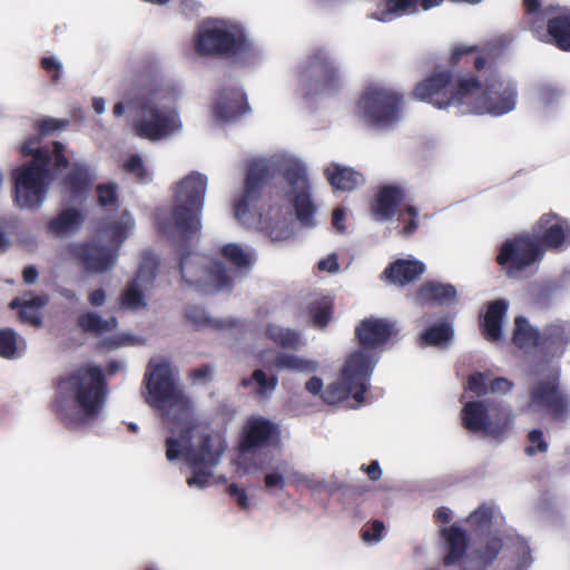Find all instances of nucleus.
Returning a JSON list of instances; mask_svg holds the SVG:
<instances>
[{"instance_id":"nucleus-1","label":"nucleus","mask_w":570,"mask_h":570,"mask_svg":"<svg viewBox=\"0 0 570 570\" xmlns=\"http://www.w3.org/2000/svg\"><path fill=\"white\" fill-rule=\"evenodd\" d=\"M314 184L306 161L283 150L249 163L244 189L233 197L235 219L246 228L262 232L272 242L294 235V218L301 228L320 224Z\"/></svg>"},{"instance_id":"nucleus-2","label":"nucleus","mask_w":570,"mask_h":570,"mask_svg":"<svg viewBox=\"0 0 570 570\" xmlns=\"http://www.w3.org/2000/svg\"><path fill=\"white\" fill-rule=\"evenodd\" d=\"M145 384L147 403L160 414L171 433L166 439L167 460H185L191 470L186 480L189 488L203 490L215 483L214 469L226 450L224 434L195 415L191 401L178 383L177 370L167 360L149 361Z\"/></svg>"},{"instance_id":"nucleus-3","label":"nucleus","mask_w":570,"mask_h":570,"mask_svg":"<svg viewBox=\"0 0 570 570\" xmlns=\"http://www.w3.org/2000/svg\"><path fill=\"white\" fill-rule=\"evenodd\" d=\"M184 95L181 83L161 77H151L135 91H126L112 107V115H127L134 135L151 142L168 140L183 130L177 107Z\"/></svg>"},{"instance_id":"nucleus-4","label":"nucleus","mask_w":570,"mask_h":570,"mask_svg":"<svg viewBox=\"0 0 570 570\" xmlns=\"http://www.w3.org/2000/svg\"><path fill=\"white\" fill-rule=\"evenodd\" d=\"M465 523L476 542L464 558L462 570H488L501 553L502 570H528L532 564L528 543L507 525L498 504H479Z\"/></svg>"},{"instance_id":"nucleus-5","label":"nucleus","mask_w":570,"mask_h":570,"mask_svg":"<svg viewBox=\"0 0 570 570\" xmlns=\"http://www.w3.org/2000/svg\"><path fill=\"white\" fill-rule=\"evenodd\" d=\"M396 332L395 324L386 318L370 317L362 321L355 328L360 348L347 357L342 368L341 380L330 384L322 393L324 402L335 404L351 394L356 403L361 404L379 361L376 350L381 348Z\"/></svg>"},{"instance_id":"nucleus-6","label":"nucleus","mask_w":570,"mask_h":570,"mask_svg":"<svg viewBox=\"0 0 570 570\" xmlns=\"http://www.w3.org/2000/svg\"><path fill=\"white\" fill-rule=\"evenodd\" d=\"M106 399L101 368L83 365L58 380L53 410L65 426L85 429L101 417Z\"/></svg>"},{"instance_id":"nucleus-7","label":"nucleus","mask_w":570,"mask_h":570,"mask_svg":"<svg viewBox=\"0 0 570 570\" xmlns=\"http://www.w3.org/2000/svg\"><path fill=\"white\" fill-rule=\"evenodd\" d=\"M37 144L38 139L32 138L21 145V153L32 159L12 170L13 199L21 209H39L47 199L53 176L68 166L61 142L53 144V155Z\"/></svg>"},{"instance_id":"nucleus-8","label":"nucleus","mask_w":570,"mask_h":570,"mask_svg":"<svg viewBox=\"0 0 570 570\" xmlns=\"http://www.w3.org/2000/svg\"><path fill=\"white\" fill-rule=\"evenodd\" d=\"M208 187V177L193 170L171 186L173 208L156 214L158 229L170 238H189L202 227V213Z\"/></svg>"},{"instance_id":"nucleus-9","label":"nucleus","mask_w":570,"mask_h":570,"mask_svg":"<svg viewBox=\"0 0 570 570\" xmlns=\"http://www.w3.org/2000/svg\"><path fill=\"white\" fill-rule=\"evenodd\" d=\"M135 229V220L127 209L107 217L92 243H69L62 255L80 261L92 274L112 269L118 259V249Z\"/></svg>"},{"instance_id":"nucleus-10","label":"nucleus","mask_w":570,"mask_h":570,"mask_svg":"<svg viewBox=\"0 0 570 570\" xmlns=\"http://www.w3.org/2000/svg\"><path fill=\"white\" fill-rule=\"evenodd\" d=\"M466 114L503 116L517 107L518 91L514 81L503 73L489 69L482 76L468 73L463 82Z\"/></svg>"},{"instance_id":"nucleus-11","label":"nucleus","mask_w":570,"mask_h":570,"mask_svg":"<svg viewBox=\"0 0 570 570\" xmlns=\"http://www.w3.org/2000/svg\"><path fill=\"white\" fill-rule=\"evenodd\" d=\"M403 106L402 92L383 83H370L356 100L355 114L366 125L385 130L401 121Z\"/></svg>"},{"instance_id":"nucleus-12","label":"nucleus","mask_w":570,"mask_h":570,"mask_svg":"<svg viewBox=\"0 0 570 570\" xmlns=\"http://www.w3.org/2000/svg\"><path fill=\"white\" fill-rule=\"evenodd\" d=\"M531 375L535 381L530 389L525 411L566 420L570 414V397L558 389L557 368L550 364H538L531 367Z\"/></svg>"},{"instance_id":"nucleus-13","label":"nucleus","mask_w":570,"mask_h":570,"mask_svg":"<svg viewBox=\"0 0 570 570\" xmlns=\"http://www.w3.org/2000/svg\"><path fill=\"white\" fill-rule=\"evenodd\" d=\"M461 401L463 402L461 420L465 429L498 442L508 438L514 421L509 406L482 400H468L465 393L462 394Z\"/></svg>"},{"instance_id":"nucleus-14","label":"nucleus","mask_w":570,"mask_h":570,"mask_svg":"<svg viewBox=\"0 0 570 570\" xmlns=\"http://www.w3.org/2000/svg\"><path fill=\"white\" fill-rule=\"evenodd\" d=\"M183 285L204 293L230 288L235 274L222 263L196 252H189L179 263Z\"/></svg>"},{"instance_id":"nucleus-15","label":"nucleus","mask_w":570,"mask_h":570,"mask_svg":"<svg viewBox=\"0 0 570 570\" xmlns=\"http://www.w3.org/2000/svg\"><path fill=\"white\" fill-rule=\"evenodd\" d=\"M336 59L326 49H317L298 66L297 92L304 98L333 92L340 83Z\"/></svg>"},{"instance_id":"nucleus-16","label":"nucleus","mask_w":570,"mask_h":570,"mask_svg":"<svg viewBox=\"0 0 570 570\" xmlns=\"http://www.w3.org/2000/svg\"><path fill=\"white\" fill-rule=\"evenodd\" d=\"M523 4L528 23L538 39L570 51V9L552 6L542 9L539 0H523Z\"/></svg>"},{"instance_id":"nucleus-17","label":"nucleus","mask_w":570,"mask_h":570,"mask_svg":"<svg viewBox=\"0 0 570 570\" xmlns=\"http://www.w3.org/2000/svg\"><path fill=\"white\" fill-rule=\"evenodd\" d=\"M242 26L232 20L207 19L194 33L193 47L205 57H228L242 37Z\"/></svg>"},{"instance_id":"nucleus-18","label":"nucleus","mask_w":570,"mask_h":570,"mask_svg":"<svg viewBox=\"0 0 570 570\" xmlns=\"http://www.w3.org/2000/svg\"><path fill=\"white\" fill-rule=\"evenodd\" d=\"M544 249L529 233L518 234L505 239L497 255V263L502 272L512 278H521L523 274L540 263Z\"/></svg>"},{"instance_id":"nucleus-19","label":"nucleus","mask_w":570,"mask_h":570,"mask_svg":"<svg viewBox=\"0 0 570 570\" xmlns=\"http://www.w3.org/2000/svg\"><path fill=\"white\" fill-rule=\"evenodd\" d=\"M468 80V75L458 77L455 86L451 81V75L448 71L435 72L425 80L416 85L413 95L415 98L428 101L438 109L456 108L461 114H466L463 96Z\"/></svg>"},{"instance_id":"nucleus-20","label":"nucleus","mask_w":570,"mask_h":570,"mask_svg":"<svg viewBox=\"0 0 570 570\" xmlns=\"http://www.w3.org/2000/svg\"><path fill=\"white\" fill-rule=\"evenodd\" d=\"M158 258L150 252H145L135 278L126 285L119 296L120 308L139 312L148 307L147 292L156 278Z\"/></svg>"},{"instance_id":"nucleus-21","label":"nucleus","mask_w":570,"mask_h":570,"mask_svg":"<svg viewBox=\"0 0 570 570\" xmlns=\"http://www.w3.org/2000/svg\"><path fill=\"white\" fill-rule=\"evenodd\" d=\"M531 236L542 249L563 252L570 247V222L552 212L542 214L533 225Z\"/></svg>"},{"instance_id":"nucleus-22","label":"nucleus","mask_w":570,"mask_h":570,"mask_svg":"<svg viewBox=\"0 0 570 570\" xmlns=\"http://www.w3.org/2000/svg\"><path fill=\"white\" fill-rule=\"evenodd\" d=\"M238 445L243 454L264 446L278 448L281 430L264 416H252L243 426Z\"/></svg>"},{"instance_id":"nucleus-23","label":"nucleus","mask_w":570,"mask_h":570,"mask_svg":"<svg viewBox=\"0 0 570 570\" xmlns=\"http://www.w3.org/2000/svg\"><path fill=\"white\" fill-rule=\"evenodd\" d=\"M248 109L244 92L237 87L225 88L214 100L213 116L219 122H232Z\"/></svg>"},{"instance_id":"nucleus-24","label":"nucleus","mask_w":570,"mask_h":570,"mask_svg":"<svg viewBox=\"0 0 570 570\" xmlns=\"http://www.w3.org/2000/svg\"><path fill=\"white\" fill-rule=\"evenodd\" d=\"M442 2L443 0H381L371 17L382 22H389L403 14L417 12L419 9L430 10Z\"/></svg>"},{"instance_id":"nucleus-25","label":"nucleus","mask_w":570,"mask_h":570,"mask_svg":"<svg viewBox=\"0 0 570 570\" xmlns=\"http://www.w3.org/2000/svg\"><path fill=\"white\" fill-rule=\"evenodd\" d=\"M405 199V190L401 186L385 185L382 186L373 203L372 213L374 218L379 222H387L396 214L399 215L401 204Z\"/></svg>"},{"instance_id":"nucleus-26","label":"nucleus","mask_w":570,"mask_h":570,"mask_svg":"<svg viewBox=\"0 0 570 570\" xmlns=\"http://www.w3.org/2000/svg\"><path fill=\"white\" fill-rule=\"evenodd\" d=\"M424 272V263L410 256L407 258L396 259L390 264L385 268L383 276L391 284L405 286L416 281Z\"/></svg>"},{"instance_id":"nucleus-27","label":"nucleus","mask_w":570,"mask_h":570,"mask_svg":"<svg viewBox=\"0 0 570 570\" xmlns=\"http://www.w3.org/2000/svg\"><path fill=\"white\" fill-rule=\"evenodd\" d=\"M570 343V324L553 322L544 327L540 338V351L551 356H561Z\"/></svg>"},{"instance_id":"nucleus-28","label":"nucleus","mask_w":570,"mask_h":570,"mask_svg":"<svg viewBox=\"0 0 570 570\" xmlns=\"http://www.w3.org/2000/svg\"><path fill=\"white\" fill-rule=\"evenodd\" d=\"M440 532L449 550L448 554L444 557V563L450 566L461 561L462 564L464 558L469 554V552L466 553L469 546L468 532L459 523L442 527Z\"/></svg>"},{"instance_id":"nucleus-29","label":"nucleus","mask_w":570,"mask_h":570,"mask_svg":"<svg viewBox=\"0 0 570 570\" xmlns=\"http://www.w3.org/2000/svg\"><path fill=\"white\" fill-rule=\"evenodd\" d=\"M420 322L425 327L419 335L421 346L448 347L453 336L452 324L448 320L431 321L424 316Z\"/></svg>"},{"instance_id":"nucleus-30","label":"nucleus","mask_w":570,"mask_h":570,"mask_svg":"<svg viewBox=\"0 0 570 570\" xmlns=\"http://www.w3.org/2000/svg\"><path fill=\"white\" fill-rule=\"evenodd\" d=\"M323 174L330 185L336 190L352 191L364 184V177L360 171L337 163L326 165Z\"/></svg>"},{"instance_id":"nucleus-31","label":"nucleus","mask_w":570,"mask_h":570,"mask_svg":"<svg viewBox=\"0 0 570 570\" xmlns=\"http://www.w3.org/2000/svg\"><path fill=\"white\" fill-rule=\"evenodd\" d=\"M82 223L83 215L79 209L65 208L48 222V234L56 238H67L75 235Z\"/></svg>"},{"instance_id":"nucleus-32","label":"nucleus","mask_w":570,"mask_h":570,"mask_svg":"<svg viewBox=\"0 0 570 570\" xmlns=\"http://www.w3.org/2000/svg\"><path fill=\"white\" fill-rule=\"evenodd\" d=\"M46 295H33L26 293L22 297H17L10 303V307L19 308V317L21 322L29 323L36 327L42 324L40 309L47 304Z\"/></svg>"},{"instance_id":"nucleus-33","label":"nucleus","mask_w":570,"mask_h":570,"mask_svg":"<svg viewBox=\"0 0 570 570\" xmlns=\"http://www.w3.org/2000/svg\"><path fill=\"white\" fill-rule=\"evenodd\" d=\"M508 311V302L498 299L489 304L482 322L487 340L497 342L502 337V322Z\"/></svg>"},{"instance_id":"nucleus-34","label":"nucleus","mask_w":570,"mask_h":570,"mask_svg":"<svg viewBox=\"0 0 570 570\" xmlns=\"http://www.w3.org/2000/svg\"><path fill=\"white\" fill-rule=\"evenodd\" d=\"M264 57L263 49L249 40L242 28L240 40L233 47L228 58H233L235 62L243 66H256L263 61Z\"/></svg>"},{"instance_id":"nucleus-35","label":"nucleus","mask_w":570,"mask_h":570,"mask_svg":"<svg viewBox=\"0 0 570 570\" xmlns=\"http://www.w3.org/2000/svg\"><path fill=\"white\" fill-rule=\"evenodd\" d=\"M420 302H436L441 305H450L456 301V289L451 284L428 282L417 292Z\"/></svg>"},{"instance_id":"nucleus-36","label":"nucleus","mask_w":570,"mask_h":570,"mask_svg":"<svg viewBox=\"0 0 570 570\" xmlns=\"http://www.w3.org/2000/svg\"><path fill=\"white\" fill-rule=\"evenodd\" d=\"M186 322L196 330H227L237 328L238 324L233 321H220L210 317L200 306H188L185 312Z\"/></svg>"},{"instance_id":"nucleus-37","label":"nucleus","mask_w":570,"mask_h":570,"mask_svg":"<svg viewBox=\"0 0 570 570\" xmlns=\"http://www.w3.org/2000/svg\"><path fill=\"white\" fill-rule=\"evenodd\" d=\"M95 179V174L83 161H75L63 184L71 194L79 195L87 190Z\"/></svg>"},{"instance_id":"nucleus-38","label":"nucleus","mask_w":570,"mask_h":570,"mask_svg":"<svg viewBox=\"0 0 570 570\" xmlns=\"http://www.w3.org/2000/svg\"><path fill=\"white\" fill-rule=\"evenodd\" d=\"M222 256L237 269L248 271L256 261L255 250L239 243L225 244L220 249Z\"/></svg>"},{"instance_id":"nucleus-39","label":"nucleus","mask_w":570,"mask_h":570,"mask_svg":"<svg viewBox=\"0 0 570 570\" xmlns=\"http://www.w3.org/2000/svg\"><path fill=\"white\" fill-rule=\"evenodd\" d=\"M122 170L137 183L148 184L153 180L154 170L150 164L139 154H129L121 164Z\"/></svg>"},{"instance_id":"nucleus-40","label":"nucleus","mask_w":570,"mask_h":570,"mask_svg":"<svg viewBox=\"0 0 570 570\" xmlns=\"http://www.w3.org/2000/svg\"><path fill=\"white\" fill-rule=\"evenodd\" d=\"M27 348L26 340L12 328L0 330V356L7 360L21 357Z\"/></svg>"},{"instance_id":"nucleus-41","label":"nucleus","mask_w":570,"mask_h":570,"mask_svg":"<svg viewBox=\"0 0 570 570\" xmlns=\"http://www.w3.org/2000/svg\"><path fill=\"white\" fill-rule=\"evenodd\" d=\"M240 384L250 389L258 397L268 399L277 386V377L267 376L263 370H255L249 377L243 379Z\"/></svg>"},{"instance_id":"nucleus-42","label":"nucleus","mask_w":570,"mask_h":570,"mask_svg":"<svg viewBox=\"0 0 570 570\" xmlns=\"http://www.w3.org/2000/svg\"><path fill=\"white\" fill-rule=\"evenodd\" d=\"M513 342L521 350H530L532 347L540 348L541 333L533 328L527 318L519 316L514 321Z\"/></svg>"},{"instance_id":"nucleus-43","label":"nucleus","mask_w":570,"mask_h":570,"mask_svg":"<svg viewBox=\"0 0 570 570\" xmlns=\"http://www.w3.org/2000/svg\"><path fill=\"white\" fill-rule=\"evenodd\" d=\"M275 366L279 370L309 374L318 370V362L295 354L282 353L276 357Z\"/></svg>"},{"instance_id":"nucleus-44","label":"nucleus","mask_w":570,"mask_h":570,"mask_svg":"<svg viewBox=\"0 0 570 570\" xmlns=\"http://www.w3.org/2000/svg\"><path fill=\"white\" fill-rule=\"evenodd\" d=\"M289 472H292V466L287 462H282L268 469L264 475L266 491L271 494L282 492L286 484L289 483Z\"/></svg>"},{"instance_id":"nucleus-45","label":"nucleus","mask_w":570,"mask_h":570,"mask_svg":"<svg viewBox=\"0 0 570 570\" xmlns=\"http://www.w3.org/2000/svg\"><path fill=\"white\" fill-rule=\"evenodd\" d=\"M266 336L274 343L287 348H298L304 344V340L298 332L274 323L267 325Z\"/></svg>"},{"instance_id":"nucleus-46","label":"nucleus","mask_w":570,"mask_h":570,"mask_svg":"<svg viewBox=\"0 0 570 570\" xmlns=\"http://www.w3.org/2000/svg\"><path fill=\"white\" fill-rule=\"evenodd\" d=\"M78 323L86 332L104 335L116 327L117 320L115 317L104 320L97 313L87 312L79 317Z\"/></svg>"},{"instance_id":"nucleus-47","label":"nucleus","mask_w":570,"mask_h":570,"mask_svg":"<svg viewBox=\"0 0 570 570\" xmlns=\"http://www.w3.org/2000/svg\"><path fill=\"white\" fill-rule=\"evenodd\" d=\"M289 484H293L296 487L304 485L307 489H309L311 491H313L314 493H321L324 491L332 490L328 482L325 479H323L314 473H311V474L302 473L293 468H292V472H289Z\"/></svg>"},{"instance_id":"nucleus-48","label":"nucleus","mask_w":570,"mask_h":570,"mask_svg":"<svg viewBox=\"0 0 570 570\" xmlns=\"http://www.w3.org/2000/svg\"><path fill=\"white\" fill-rule=\"evenodd\" d=\"M332 301L323 297L315 301L309 306V317L312 325L316 328H324L331 321Z\"/></svg>"},{"instance_id":"nucleus-49","label":"nucleus","mask_w":570,"mask_h":570,"mask_svg":"<svg viewBox=\"0 0 570 570\" xmlns=\"http://www.w3.org/2000/svg\"><path fill=\"white\" fill-rule=\"evenodd\" d=\"M97 197L101 207L112 210L118 204V186L115 183L99 185Z\"/></svg>"},{"instance_id":"nucleus-50","label":"nucleus","mask_w":570,"mask_h":570,"mask_svg":"<svg viewBox=\"0 0 570 570\" xmlns=\"http://www.w3.org/2000/svg\"><path fill=\"white\" fill-rule=\"evenodd\" d=\"M528 444L524 449L525 454L535 455L548 451L549 444L547 442L544 432L540 429L529 431L527 435Z\"/></svg>"},{"instance_id":"nucleus-51","label":"nucleus","mask_w":570,"mask_h":570,"mask_svg":"<svg viewBox=\"0 0 570 570\" xmlns=\"http://www.w3.org/2000/svg\"><path fill=\"white\" fill-rule=\"evenodd\" d=\"M417 209L411 205H406L403 212H400L399 220L404 224L403 228L400 232L401 235L407 237L417 229Z\"/></svg>"},{"instance_id":"nucleus-52","label":"nucleus","mask_w":570,"mask_h":570,"mask_svg":"<svg viewBox=\"0 0 570 570\" xmlns=\"http://www.w3.org/2000/svg\"><path fill=\"white\" fill-rule=\"evenodd\" d=\"M384 530V523L380 520H374L373 522L363 527L362 539L368 544L377 543L382 540Z\"/></svg>"},{"instance_id":"nucleus-53","label":"nucleus","mask_w":570,"mask_h":570,"mask_svg":"<svg viewBox=\"0 0 570 570\" xmlns=\"http://www.w3.org/2000/svg\"><path fill=\"white\" fill-rule=\"evenodd\" d=\"M466 392H472L476 396H483L489 393V379L482 373L472 374L466 384Z\"/></svg>"},{"instance_id":"nucleus-54","label":"nucleus","mask_w":570,"mask_h":570,"mask_svg":"<svg viewBox=\"0 0 570 570\" xmlns=\"http://www.w3.org/2000/svg\"><path fill=\"white\" fill-rule=\"evenodd\" d=\"M144 340L131 333H121L106 340L105 344L110 348L121 346H135L142 344Z\"/></svg>"},{"instance_id":"nucleus-55","label":"nucleus","mask_w":570,"mask_h":570,"mask_svg":"<svg viewBox=\"0 0 570 570\" xmlns=\"http://www.w3.org/2000/svg\"><path fill=\"white\" fill-rule=\"evenodd\" d=\"M473 50H474V49H473L472 47H464V46H462V47H456V48L453 50L452 58H453V60H455V61H456V60L461 59L463 56H466V58H468V59H466V62H468V63H470V62H471V63H473V65H474V67H475V69L480 71L481 69H483V68H484V66H485V63H487V62H485V60H484L482 57H480V56H472Z\"/></svg>"},{"instance_id":"nucleus-56","label":"nucleus","mask_w":570,"mask_h":570,"mask_svg":"<svg viewBox=\"0 0 570 570\" xmlns=\"http://www.w3.org/2000/svg\"><path fill=\"white\" fill-rule=\"evenodd\" d=\"M562 91L554 85H542L535 90V97L543 105L558 100Z\"/></svg>"},{"instance_id":"nucleus-57","label":"nucleus","mask_w":570,"mask_h":570,"mask_svg":"<svg viewBox=\"0 0 570 570\" xmlns=\"http://www.w3.org/2000/svg\"><path fill=\"white\" fill-rule=\"evenodd\" d=\"M41 67L50 75L53 82L61 78L63 66L57 57H43L41 59Z\"/></svg>"},{"instance_id":"nucleus-58","label":"nucleus","mask_w":570,"mask_h":570,"mask_svg":"<svg viewBox=\"0 0 570 570\" xmlns=\"http://www.w3.org/2000/svg\"><path fill=\"white\" fill-rule=\"evenodd\" d=\"M317 267L322 272L335 274L340 271L338 256L335 253H331L326 257L322 258L317 263Z\"/></svg>"},{"instance_id":"nucleus-59","label":"nucleus","mask_w":570,"mask_h":570,"mask_svg":"<svg viewBox=\"0 0 570 570\" xmlns=\"http://www.w3.org/2000/svg\"><path fill=\"white\" fill-rule=\"evenodd\" d=\"M227 492L229 495H232L235 499L237 505L240 509H243V510L249 509L250 502H249V499H248L246 492L243 489H240L236 484H230L227 488Z\"/></svg>"},{"instance_id":"nucleus-60","label":"nucleus","mask_w":570,"mask_h":570,"mask_svg":"<svg viewBox=\"0 0 570 570\" xmlns=\"http://www.w3.org/2000/svg\"><path fill=\"white\" fill-rule=\"evenodd\" d=\"M513 389V383L505 377H497L489 383V393L505 394Z\"/></svg>"},{"instance_id":"nucleus-61","label":"nucleus","mask_w":570,"mask_h":570,"mask_svg":"<svg viewBox=\"0 0 570 570\" xmlns=\"http://www.w3.org/2000/svg\"><path fill=\"white\" fill-rule=\"evenodd\" d=\"M67 121L57 120L53 118H46L39 122V129L42 134H50L55 130L62 129L67 126Z\"/></svg>"},{"instance_id":"nucleus-62","label":"nucleus","mask_w":570,"mask_h":570,"mask_svg":"<svg viewBox=\"0 0 570 570\" xmlns=\"http://www.w3.org/2000/svg\"><path fill=\"white\" fill-rule=\"evenodd\" d=\"M345 220H346V214H345L344 209H342V208L334 209L333 216H332V223H333V227L338 233L346 232Z\"/></svg>"},{"instance_id":"nucleus-63","label":"nucleus","mask_w":570,"mask_h":570,"mask_svg":"<svg viewBox=\"0 0 570 570\" xmlns=\"http://www.w3.org/2000/svg\"><path fill=\"white\" fill-rule=\"evenodd\" d=\"M361 470L364 471L372 481H377L382 476V470L377 461H372L368 465H362Z\"/></svg>"},{"instance_id":"nucleus-64","label":"nucleus","mask_w":570,"mask_h":570,"mask_svg":"<svg viewBox=\"0 0 570 570\" xmlns=\"http://www.w3.org/2000/svg\"><path fill=\"white\" fill-rule=\"evenodd\" d=\"M323 381L317 376H312L305 383V390L312 395H320L323 392Z\"/></svg>"}]
</instances>
